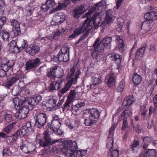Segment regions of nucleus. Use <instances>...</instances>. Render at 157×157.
I'll return each mask as SVG.
<instances>
[{"instance_id":"f257e3e1","label":"nucleus","mask_w":157,"mask_h":157,"mask_svg":"<svg viewBox=\"0 0 157 157\" xmlns=\"http://www.w3.org/2000/svg\"><path fill=\"white\" fill-rule=\"evenodd\" d=\"M92 12L89 11L85 14V17H87L81 27L76 28L74 31L73 34L70 36L69 38H73L76 36L79 35L81 33L84 32L85 34L83 35L82 38H86L89 34V32L92 30H94L103 24H109L112 22L114 17L113 16V11L112 10H108L106 14V18L105 20L103 21L99 17H96L88 18Z\"/></svg>"},{"instance_id":"f03ea898","label":"nucleus","mask_w":157,"mask_h":157,"mask_svg":"<svg viewBox=\"0 0 157 157\" xmlns=\"http://www.w3.org/2000/svg\"><path fill=\"white\" fill-rule=\"evenodd\" d=\"M60 143L63 147L62 151L69 154L70 157H82L86 154V151L77 150L78 146L76 141L69 140Z\"/></svg>"},{"instance_id":"7ed1b4c3","label":"nucleus","mask_w":157,"mask_h":157,"mask_svg":"<svg viewBox=\"0 0 157 157\" xmlns=\"http://www.w3.org/2000/svg\"><path fill=\"white\" fill-rule=\"evenodd\" d=\"M99 40V39L98 38L93 45L94 49L91 55L94 58H97L101 54L105 47L110 45L112 41V38H104L98 43Z\"/></svg>"},{"instance_id":"20e7f679","label":"nucleus","mask_w":157,"mask_h":157,"mask_svg":"<svg viewBox=\"0 0 157 157\" xmlns=\"http://www.w3.org/2000/svg\"><path fill=\"white\" fill-rule=\"evenodd\" d=\"M75 68H72L70 69L68 75L69 80L65 87L59 91V94H61V95L63 94L69 90L72 84H75L77 83V79L78 76L80 74V72L78 71L76 72L75 74Z\"/></svg>"},{"instance_id":"39448f33","label":"nucleus","mask_w":157,"mask_h":157,"mask_svg":"<svg viewBox=\"0 0 157 157\" xmlns=\"http://www.w3.org/2000/svg\"><path fill=\"white\" fill-rule=\"evenodd\" d=\"M90 109L89 110V109H86V111L90 114L89 118L85 120L84 124L87 126H90L95 123L100 116V113L97 110V109Z\"/></svg>"},{"instance_id":"423d86ee","label":"nucleus","mask_w":157,"mask_h":157,"mask_svg":"<svg viewBox=\"0 0 157 157\" xmlns=\"http://www.w3.org/2000/svg\"><path fill=\"white\" fill-rule=\"evenodd\" d=\"M44 133V137L42 139H40L39 141L40 146L45 148L49 146L50 145H53L56 143L61 142H60L61 139L52 140L48 131H45ZM60 144H61V143H60Z\"/></svg>"},{"instance_id":"0eeeda50","label":"nucleus","mask_w":157,"mask_h":157,"mask_svg":"<svg viewBox=\"0 0 157 157\" xmlns=\"http://www.w3.org/2000/svg\"><path fill=\"white\" fill-rule=\"evenodd\" d=\"M44 40V37L39 36L36 38L34 40V43L29 45L25 50V52L31 56H34L38 53L40 50V48L38 45L36 44L40 43V42H42Z\"/></svg>"},{"instance_id":"6e6552de","label":"nucleus","mask_w":157,"mask_h":157,"mask_svg":"<svg viewBox=\"0 0 157 157\" xmlns=\"http://www.w3.org/2000/svg\"><path fill=\"white\" fill-rule=\"evenodd\" d=\"M69 48L67 47H63L59 52L58 55L59 62H67L69 60Z\"/></svg>"},{"instance_id":"1a4fd4ad","label":"nucleus","mask_w":157,"mask_h":157,"mask_svg":"<svg viewBox=\"0 0 157 157\" xmlns=\"http://www.w3.org/2000/svg\"><path fill=\"white\" fill-rule=\"evenodd\" d=\"M23 77V74L20 71H18L15 76L5 82L4 85L7 88H9L13 85L16 83L18 81L20 82L21 80Z\"/></svg>"},{"instance_id":"9d476101","label":"nucleus","mask_w":157,"mask_h":157,"mask_svg":"<svg viewBox=\"0 0 157 157\" xmlns=\"http://www.w3.org/2000/svg\"><path fill=\"white\" fill-rule=\"evenodd\" d=\"M114 141L113 139L110 138V141L108 142L106 144V147L109 149L108 155L110 157H118L119 151L118 149H113V145Z\"/></svg>"},{"instance_id":"9b49d317","label":"nucleus","mask_w":157,"mask_h":157,"mask_svg":"<svg viewBox=\"0 0 157 157\" xmlns=\"http://www.w3.org/2000/svg\"><path fill=\"white\" fill-rule=\"evenodd\" d=\"M47 116L44 113H40L36 117L35 125L36 127L40 128L44 126L46 122Z\"/></svg>"},{"instance_id":"f8f14e48","label":"nucleus","mask_w":157,"mask_h":157,"mask_svg":"<svg viewBox=\"0 0 157 157\" xmlns=\"http://www.w3.org/2000/svg\"><path fill=\"white\" fill-rule=\"evenodd\" d=\"M22 100L20 99L18 97H15L13 99V102L15 108H28L27 105H25V102L27 100V98L24 97Z\"/></svg>"},{"instance_id":"ddd939ff","label":"nucleus","mask_w":157,"mask_h":157,"mask_svg":"<svg viewBox=\"0 0 157 157\" xmlns=\"http://www.w3.org/2000/svg\"><path fill=\"white\" fill-rule=\"evenodd\" d=\"M11 25L12 27V32L14 36H17L21 33L20 24L19 22L15 19L11 21Z\"/></svg>"},{"instance_id":"4468645a","label":"nucleus","mask_w":157,"mask_h":157,"mask_svg":"<svg viewBox=\"0 0 157 157\" xmlns=\"http://www.w3.org/2000/svg\"><path fill=\"white\" fill-rule=\"evenodd\" d=\"M102 76L99 74H96L92 75L91 77V82L92 83L90 85V87L93 88L94 86H97L102 82Z\"/></svg>"},{"instance_id":"2eb2a0df","label":"nucleus","mask_w":157,"mask_h":157,"mask_svg":"<svg viewBox=\"0 0 157 157\" xmlns=\"http://www.w3.org/2000/svg\"><path fill=\"white\" fill-rule=\"evenodd\" d=\"M86 6L85 5H82L73 10L74 17L75 18H78L80 16L84 13L87 10Z\"/></svg>"},{"instance_id":"dca6fc26","label":"nucleus","mask_w":157,"mask_h":157,"mask_svg":"<svg viewBox=\"0 0 157 157\" xmlns=\"http://www.w3.org/2000/svg\"><path fill=\"white\" fill-rule=\"evenodd\" d=\"M40 61L39 58L29 60L26 63L27 70L34 68L40 64Z\"/></svg>"},{"instance_id":"f3484780","label":"nucleus","mask_w":157,"mask_h":157,"mask_svg":"<svg viewBox=\"0 0 157 157\" xmlns=\"http://www.w3.org/2000/svg\"><path fill=\"white\" fill-rule=\"evenodd\" d=\"M19 109V111L15 113L16 117L19 119L25 118L29 112V109Z\"/></svg>"},{"instance_id":"a211bd4d","label":"nucleus","mask_w":157,"mask_h":157,"mask_svg":"<svg viewBox=\"0 0 157 157\" xmlns=\"http://www.w3.org/2000/svg\"><path fill=\"white\" fill-rule=\"evenodd\" d=\"M42 100V97L40 95H37L30 98L27 102V104L33 107L34 106L36 105Z\"/></svg>"},{"instance_id":"6ab92c4d","label":"nucleus","mask_w":157,"mask_h":157,"mask_svg":"<svg viewBox=\"0 0 157 157\" xmlns=\"http://www.w3.org/2000/svg\"><path fill=\"white\" fill-rule=\"evenodd\" d=\"M76 92L75 90H71V91L70 94L68 96L67 101L64 105V108L70 106V104L74 100L76 96Z\"/></svg>"},{"instance_id":"aec40b11","label":"nucleus","mask_w":157,"mask_h":157,"mask_svg":"<svg viewBox=\"0 0 157 157\" xmlns=\"http://www.w3.org/2000/svg\"><path fill=\"white\" fill-rule=\"evenodd\" d=\"M10 51L13 53H17L19 52V50L17 45V42L14 40H12L8 44Z\"/></svg>"},{"instance_id":"412c9836","label":"nucleus","mask_w":157,"mask_h":157,"mask_svg":"<svg viewBox=\"0 0 157 157\" xmlns=\"http://www.w3.org/2000/svg\"><path fill=\"white\" fill-rule=\"evenodd\" d=\"M62 80L59 79L57 81L52 82L50 84V89L51 90H58L62 86L61 83Z\"/></svg>"},{"instance_id":"4be33fe9","label":"nucleus","mask_w":157,"mask_h":157,"mask_svg":"<svg viewBox=\"0 0 157 157\" xmlns=\"http://www.w3.org/2000/svg\"><path fill=\"white\" fill-rule=\"evenodd\" d=\"M135 100V98L132 96H128L125 98L123 102L124 106L128 107L133 103Z\"/></svg>"},{"instance_id":"5701e85b","label":"nucleus","mask_w":157,"mask_h":157,"mask_svg":"<svg viewBox=\"0 0 157 157\" xmlns=\"http://www.w3.org/2000/svg\"><path fill=\"white\" fill-rule=\"evenodd\" d=\"M53 17L54 20L59 21V23L64 22L66 18V16L64 13H58L54 15Z\"/></svg>"},{"instance_id":"b1692460","label":"nucleus","mask_w":157,"mask_h":157,"mask_svg":"<svg viewBox=\"0 0 157 157\" xmlns=\"http://www.w3.org/2000/svg\"><path fill=\"white\" fill-rule=\"evenodd\" d=\"M141 138L142 139L143 141V143L142 144L143 148L144 150H146L151 142L152 139L149 136L141 137Z\"/></svg>"},{"instance_id":"393cba45","label":"nucleus","mask_w":157,"mask_h":157,"mask_svg":"<svg viewBox=\"0 0 157 157\" xmlns=\"http://www.w3.org/2000/svg\"><path fill=\"white\" fill-rule=\"evenodd\" d=\"M153 26L152 24L150 23L149 21H146L142 23L141 29L144 30L145 32L146 33L150 30Z\"/></svg>"},{"instance_id":"a878e982","label":"nucleus","mask_w":157,"mask_h":157,"mask_svg":"<svg viewBox=\"0 0 157 157\" xmlns=\"http://www.w3.org/2000/svg\"><path fill=\"white\" fill-rule=\"evenodd\" d=\"M48 127L52 130L59 128L61 125L59 121H52L50 123H48Z\"/></svg>"},{"instance_id":"bb28decb","label":"nucleus","mask_w":157,"mask_h":157,"mask_svg":"<svg viewBox=\"0 0 157 157\" xmlns=\"http://www.w3.org/2000/svg\"><path fill=\"white\" fill-rule=\"evenodd\" d=\"M57 100V98L56 96L51 97L47 102V105L49 106L48 108H54L56 105Z\"/></svg>"},{"instance_id":"cd10ccee","label":"nucleus","mask_w":157,"mask_h":157,"mask_svg":"<svg viewBox=\"0 0 157 157\" xmlns=\"http://www.w3.org/2000/svg\"><path fill=\"white\" fill-rule=\"evenodd\" d=\"M139 148V143L138 140L135 139L130 146V149L132 152L135 153L137 152Z\"/></svg>"},{"instance_id":"c85d7f7f","label":"nucleus","mask_w":157,"mask_h":157,"mask_svg":"<svg viewBox=\"0 0 157 157\" xmlns=\"http://www.w3.org/2000/svg\"><path fill=\"white\" fill-rule=\"evenodd\" d=\"M55 77L59 78L62 77L64 74L63 69L58 66H55Z\"/></svg>"},{"instance_id":"c756f323","label":"nucleus","mask_w":157,"mask_h":157,"mask_svg":"<svg viewBox=\"0 0 157 157\" xmlns=\"http://www.w3.org/2000/svg\"><path fill=\"white\" fill-rule=\"evenodd\" d=\"M13 65V61L9 62L7 61L5 63H2L1 65V68L4 71L7 72L11 68Z\"/></svg>"},{"instance_id":"7c9ffc66","label":"nucleus","mask_w":157,"mask_h":157,"mask_svg":"<svg viewBox=\"0 0 157 157\" xmlns=\"http://www.w3.org/2000/svg\"><path fill=\"white\" fill-rule=\"evenodd\" d=\"M156 150L155 149H148L143 153V155L145 157H155L156 155Z\"/></svg>"},{"instance_id":"2f4dec72","label":"nucleus","mask_w":157,"mask_h":157,"mask_svg":"<svg viewBox=\"0 0 157 157\" xmlns=\"http://www.w3.org/2000/svg\"><path fill=\"white\" fill-rule=\"evenodd\" d=\"M78 121H72L70 122L69 120H67L65 121V124L68 126L70 129H73L77 127V124H78Z\"/></svg>"},{"instance_id":"473e14b6","label":"nucleus","mask_w":157,"mask_h":157,"mask_svg":"<svg viewBox=\"0 0 157 157\" xmlns=\"http://www.w3.org/2000/svg\"><path fill=\"white\" fill-rule=\"evenodd\" d=\"M109 56L111 57V60H114L117 64H120L121 63V58L119 55L113 53L109 55Z\"/></svg>"},{"instance_id":"72a5a7b5","label":"nucleus","mask_w":157,"mask_h":157,"mask_svg":"<svg viewBox=\"0 0 157 157\" xmlns=\"http://www.w3.org/2000/svg\"><path fill=\"white\" fill-rule=\"evenodd\" d=\"M115 38L116 42H117V49L122 48L124 47V44L123 43V40L121 38V37L119 36L116 35L115 36Z\"/></svg>"},{"instance_id":"f704fd0d","label":"nucleus","mask_w":157,"mask_h":157,"mask_svg":"<svg viewBox=\"0 0 157 157\" xmlns=\"http://www.w3.org/2000/svg\"><path fill=\"white\" fill-rule=\"evenodd\" d=\"M142 80L141 77L136 73L133 74L132 81L135 85H137L140 83Z\"/></svg>"},{"instance_id":"c9c22d12","label":"nucleus","mask_w":157,"mask_h":157,"mask_svg":"<svg viewBox=\"0 0 157 157\" xmlns=\"http://www.w3.org/2000/svg\"><path fill=\"white\" fill-rule=\"evenodd\" d=\"M114 76V75L113 74H110L109 75V78L107 81V84L109 87H112L115 84V79Z\"/></svg>"},{"instance_id":"e433bc0d","label":"nucleus","mask_w":157,"mask_h":157,"mask_svg":"<svg viewBox=\"0 0 157 157\" xmlns=\"http://www.w3.org/2000/svg\"><path fill=\"white\" fill-rule=\"evenodd\" d=\"M118 25L116 28V29L119 32H121L122 31V26L124 25V21L123 19L120 17L117 19Z\"/></svg>"},{"instance_id":"4c0bfd02","label":"nucleus","mask_w":157,"mask_h":157,"mask_svg":"<svg viewBox=\"0 0 157 157\" xmlns=\"http://www.w3.org/2000/svg\"><path fill=\"white\" fill-rule=\"evenodd\" d=\"M145 50V45L144 46L140 48L136 52V58L137 59H139V57H142L144 54Z\"/></svg>"},{"instance_id":"58836bf2","label":"nucleus","mask_w":157,"mask_h":157,"mask_svg":"<svg viewBox=\"0 0 157 157\" xmlns=\"http://www.w3.org/2000/svg\"><path fill=\"white\" fill-rule=\"evenodd\" d=\"M19 137H20V136L17 131L14 134L9 136L8 140L10 143H13L15 142Z\"/></svg>"},{"instance_id":"ea45409f","label":"nucleus","mask_w":157,"mask_h":157,"mask_svg":"<svg viewBox=\"0 0 157 157\" xmlns=\"http://www.w3.org/2000/svg\"><path fill=\"white\" fill-rule=\"evenodd\" d=\"M25 127H22L21 129L18 130L17 131V132L20 136V137H22L25 135L29 132L25 128Z\"/></svg>"},{"instance_id":"a19ab883","label":"nucleus","mask_w":157,"mask_h":157,"mask_svg":"<svg viewBox=\"0 0 157 157\" xmlns=\"http://www.w3.org/2000/svg\"><path fill=\"white\" fill-rule=\"evenodd\" d=\"M16 124V122H12L4 128L3 131L7 134H9L10 132L13 128V126L15 125Z\"/></svg>"},{"instance_id":"79ce46f5","label":"nucleus","mask_w":157,"mask_h":157,"mask_svg":"<svg viewBox=\"0 0 157 157\" xmlns=\"http://www.w3.org/2000/svg\"><path fill=\"white\" fill-rule=\"evenodd\" d=\"M61 33L57 30L55 32L53 35L52 36H48L46 37H44V40L47 41L48 40H51L54 39L56 36H57L60 35Z\"/></svg>"},{"instance_id":"37998d69","label":"nucleus","mask_w":157,"mask_h":157,"mask_svg":"<svg viewBox=\"0 0 157 157\" xmlns=\"http://www.w3.org/2000/svg\"><path fill=\"white\" fill-rule=\"evenodd\" d=\"M125 109L121 113V118L124 119V118H126L127 119L130 115V114L131 113V111L128 110V109Z\"/></svg>"},{"instance_id":"c03bdc74","label":"nucleus","mask_w":157,"mask_h":157,"mask_svg":"<svg viewBox=\"0 0 157 157\" xmlns=\"http://www.w3.org/2000/svg\"><path fill=\"white\" fill-rule=\"evenodd\" d=\"M106 4L105 0H102L99 3H97L96 5V10H99V8H104L105 7Z\"/></svg>"},{"instance_id":"a18cd8bd","label":"nucleus","mask_w":157,"mask_h":157,"mask_svg":"<svg viewBox=\"0 0 157 157\" xmlns=\"http://www.w3.org/2000/svg\"><path fill=\"white\" fill-rule=\"evenodd\" d=\"M21 88L18 86H15L13 88L12 90V93L14 95H17L19 94H21V93H23L24 91H20Z\"/></svg>"},{"instance_id":"49530a36","label":"nucleus","mask_w":157,"mask_h":157,"mask_svg":"<svg viewBox=\"0 0 157 157\" xmlns=\"http://www.w3.org/2000/svg\"><path fill=\"white\" fill-rule=\"evenodd\" d=\"M115 129V127H114V125L112 126L109 129V134L108 138V142L110 141L111 138H112L113 139V132L114 131Z\"/></svg>"},{"instance_id":"de8ad7c7","label":"nucleus","mask_w":157,"mask_h":157,"mask_svg":"<svg viewBox=\"0 0 157 157\" xmlns=\"http://www.w3.org/2000/svg\"><path fill=\"white\" fill-rule=\"evenodd\" d=\"M55 66L49 69L48 71L47 75L48 77L52 78L55 77Z\"/></svg>"},{"instance_id":"09e8293b","label":"nucleus","mask_w":157,"mask_h":157,"mask_svg":"<svg viewBox=\"0 0 157 157\" xmlns=\"http://www.w3.org/2000/svg\"><path fill=\"white\" fill-rule=\"evenodd\" d=\"M124 88V81H121L119 82V85L117 88L118 92H121L123 90Z\"/></svg>"},{"instance_id":"8fccbe9b","label":"nucleus","mask_w":157,"mask_h":157,"mask_svg":"<svg viewBox=\"0 0 157 157\" xmlns=\"http://www.w3.org/2000/svg\"><path fill=\"white\" fill-rule=\"evenodd\" d=\"M152 14V13L151 11L148 12L144 14V18L145 19L147 20V21H152L153 20V18Z\"/></svg>"},{"instance_id":"3c124183","label":"nucleus","mask_w":157,"mask_h":157,"mask_svg":"<svg viewBox=\"0 0 157 157\" xmlns=\"http://www.w3.org/2000/svg\"><path fill=\"white\" fill-rule=\"evenodd\" d=\"M5 1L4 0H0V14L3 15L5 6Z\"/></svg>"},{"instance_id":"603ef678","label":"nucleus","mask_w":157,"mask_h":157,"mask_svg":"<svg viewBox=\"0 0 157 157\" xmlns=\"http://www.w3.org/2000/svg\"><path fill=\"white\" fill-rule=\"evenodd\" d=\"M120 119L123 120V124L121 128V130L122 131H124L126 128H128V125L127 119H126V118H124V119Z\"/></svg>"},{"instance_id":"864d4df0","label":"nucleus","mask_w":157,"mask_h":157,"mask_svg":"<svg viewBox=\"0 0 157 157\" xmlns=\"http://www.w3.org/2000/svg\"><path fill=\"white\" fill-rule=\"evenodd\" d=\"M12 154V152L8 148H4L3 150L2 155L3 156L5 155L8 156Z\"/></svg>"},{"instance_id":"5fc2aeb1","label":"nucleus","mask_w":157,"mask_h":157,"mask_svg":"<svg viewBox=\"0 0 157 157\" xmlns=\"http://www.w3.org/2000/svg\"><path fill=\"white\" fill-rule=\"evenodd\" d=\"M23 127H25V128L28 130V131L32 132L33 131L32 129V125L31 124L30 121L27 122L25 125L23 126Z\"/></svg>"},{"instance_id":"6e6d98bb","label":"nucleus","mask_w":157,"mask_h":157,"mask_svg":"<svg viewBox=\"0 0 157 157\" xmlns=\"http://www.w3.org/2000/svg\"><path fill=\"white\" fill-rule=\"evenodd\" d=\"M46 3L49 9L54 6L56 4L54 0H48L46 2Z\"/></svg>"},{"instance_id":"4d7b16f0","label":"nucleus","mask_w":157,"mask_h":157,"mask_svg":"<svg viewBox=\"0 0 157 157\" xmlns=\"http://www.w3.org/2000/svg\"><path fill=\"white\" fill-rule=\"evenodd\" d=\"M9 33L6 31H3L2 36V38L4 40H8L9 37Z\"/></svg>"},{"instance_id":"13d9d810","label":"nucleus","mask_w":157,"mask_h":157,"mask_svg":"<svg viewBox=\"0 0 157 157\" xmlns=\"http://www.w3.org/2000/svg\"><path fill=\"white\" fill-rule=\"evenodd\" d=\"M4 117L7 122L9 123L12 121V117L11 115L6 114L4 116Z\"/></svg>"},{"instance_id":"bf43d9fd","label":"nucleus","mask_w":157,"mask_h":157,"mask_svg":"<svg viewBox=\"0 0 157 157\" xmlns=\"http://www.w3.org/2000/svg\"><path fill=\"white\" fill-rule=\"evenodd\" d=\"M52 131L57 135L61 136L63 133V132L59 128H58L57 129H55V130H53Z\"/></svg>"},{"instance_id":"052dcab7","label":"nucleus","mask_w":157,"mask_h":157,"mask_svg":"<svg viewBox=\"0 0 157 157\" xmlns=\"http://www.w3.org/2000/svg\"><path fill=\"white\" fill-rule=\"evenodd\" d=\"M9 136L6 133L2 132H0V137L3 139L5 140H7L9 139Z\"/></svg>"},{"instance_id":"680f3d73","label":"nucleus","mask_w":157,"mask_h":157,"mask_svg":"<svg viewBox=\"0 0 157 157\" xmlns=\"http://www.w3.org/2000/svg\"><path fill=\"white\" fill-rule=\"evenodd\" d=\"M66 7V6L62 1H60L59 2L58 6V8L59 10H62Z\"/></svg>"},{"instance_id":"e2e57ef3","label":"nucleus","mask_w":157,"mask_h":157,"mask_svg":"<svg viewBox=\"0 0 157 157\" xmlns=\"http://www.w3.org/2000/svg\"><path fill=\"white\" fill-rule=\"evenodd\" d=\"M23 141H22L21 143L20 144V148L25 153H26L27 152H26L25 149L26 148V147L25 145L23 144Z\"/></svg>"},{"instance_id":"0e129e2a","label":"nucleus","mask_w":157,"mask_h":157,"mask_svg":"<svg viewBox=\"0 0 157 157\" xmlns=\"http://www.w3.org/2000/svg\"><path fill=\"white\" fill-rule=\"evenodd\" d=\"M28 45L27 41L24 40H23L22 41L21 47L23 49H25L27 48Z\"/></svg>"},{"instance_id":"69168bd1","label":"nucleus","mask_w":157,"mask_h":157,"mask_svg":"<svg viewBox=\"0 0 157 157\" xmlns=\"http://www.w3.org/2000/svg\"><path fill=\"white\" fill-rule=\"evenodd\" d=\"M135 130L136 132L137 133H140L141 132V128L140 127L139 124H137L135 127Z\"/></svg>"},{"instance_id":"338daca9","label":"nucleus","mask_w":157,"mask_h":157,"mask_svg":"<svg viewBox=\"0 0 157 157\" xmlns=\"http://www.w3.org/2000/svg\"><path fill=\"white\" fill-rule=\"evenodd\" d=\"M41 8L44 11H46L49 9V8L48 6V5L46 3L44 4L41 6Z\"/></svg>"},{"instance_id":"774afa93","label":"nucleus","mask_w":157,"mask_h":157,"mask_svg":"<svg viewBox=\"0 0 157 157\" xmlns=\"http://www.w3.org/2000/svg\"><path fill=\"white\" fill-rule=\"evenodd\" d=\"M116 8L118 9L124 0H116Z\"/></svg>"}]
</instances>
